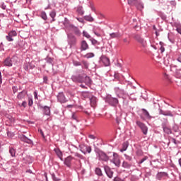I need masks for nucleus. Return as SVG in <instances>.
Returning a JSON list of instances; mask_svg holds the SVG:
<instances>
[{"instance_id": "aec40b11", "label": "nucleus", "mask_w": 181, "mask_h": 181, "mask_svg": "<svg viewBox=\"0 0 181 181\" xmlns=\"http://www.w3.org/2000/svg\"><path fill=\"white\" fill-rule=\"evenodd\" d=\"M142 111L144 115L146 116V118H148V119H151V118H152V117H151V115H149V112L146 110L142 109Z\"/></svg>"}, {"instance_id": "69168bd1", "label": "nucleus", "mask_w": 181, "mask_h": 181, "mask_svg": "<svg viewBox=\"0 0 181 181\" xmlns=\"http://www.w3.org/2000/svg\"><path fill=\"white\" fill-rule=\"evenodd\" d=\"M173 141L174 144H176V139H173Z\"/></svg>"}, {"instance_id": "423d86ee", "label": "nucleus", "mask_w": 181, "mask_h": 181, "mask_svg": "<svg viewBox=\"0 0 181 181\" xmlns=\"http://www.w3.org/2000/svg\"><path fill=\"white\" fill-rule=\"evenodd\" d=\"M104 169L107 176H108L110 179H112V177L114 176V171L112 170L108 165H105Z\"/></svg>"}, {"instance_id": "774afa93", "label": "nucleus", "mask_w": 181, "mask_h": 181, "mask_svg": "<svg viewBox=\"0 0 181 181\" xmlns=\"http://www.w3.org/2000/svg\"><path fill=\"white\" fill-rule=\"evenodd\" d=\"M83 152V153H86V152H84L83 151H81Z\"/></svg>"}, {"instance_id": "37998d69", "label": "nucleus", "mask_w": 181, "mask_h": 181, "mask_svg": "<svg viewBox=\"0 0 181 181\" xmlns=\"http://www.w3.org/2000/svg\"><path fill=\"white\" fill-rule=\"evenodd\" d=\"M136 1L138 0H128V4L129 5H132V4H134V2H136Z\"/></svg>"}, {"instance_id": "f257e3e1", "label": "nucleus", "mask_w": 181, "mask_h": 181, "mask_svg": "<svg viewBox=\"0 0 181 181\" xmlns=\"http://www.w3.org/2000/svg\"><path fill=\"white\" fill-rule=\"evenodd\" d=\"M106 101H107V103H108V104L112 105V107H117V105H118V99H117L115 98H112L110 95H108L106 98Z\"/></svg>"}, {"instance_id": "de8ad7c7", "label": "nucleus", "mask_w": 181, "mask_h": 181, "mask_svg": "<svg viewBox=\"0 0 181 181\" xmlns=\"http://www.w3.org/2000/svg\"><path fill=\"white\" fill-rule=\"evenodd\" d=\"M93 33H95V35L96 36H98V37H101V34L97 33V31H95V30H94Z\"/></svg>"}, {"instance_id": "f03ea898", "label": "nucleus", "mask_w": 181, "mask_h": 181, "mask_svg": "<svg viewBox=\"0 0 181 181\" xmlns=\"http://www.w3.org/2000/svg\"><path fill=\"white\" fill-rule=\"evenodd\" d=\"M136 125H138V127L141 129V131L144 135H146V134H148V127H146V125H145V124L142 123L140 121H137Z\"/></svg>"}, {"instance_id": "4d7b16f0", "label": "nucleus", "mask_w": 181, "mask_h": 181, "mask_svg": "<svg viewBox=\"0 0 181 181\" xmlns=\"http://www.w3.org/2000/svg\"><path fill=\"white\" fill-rule=\"evenodd\" d=\"M47 61L48 62V63H52L53 62V59H52L51 58L47 57Z\"/></svg>"}, {"instance_id": "5fc2aeb1", "label": "nucleus", "mask_w": 181, "mask_h": 181, "mask_svg": "<svg viewBox=\"0 0 181 181\" xmlns=\"http://www.w3.org/2000/svg\"><path fill=\"white\" fill-rule=\"evenodd\" d=\"M126 159H127V160H132V158L130 157L129 156H127L125 155Z\"/></svg>"}, {"instance_id": "5701e85b", "label": "nucleus", "mask_w": 181, "mask_h": 181, "mask_svg": "<svg viewBox=\"0 0 181 181\" xmlns=\"http://www.w3.org/2000/svg\"><path fill=\"white\" fill-rule=\"evenodd\" d=\"M84 81L88 86H90V84H91V78H90V77L88 76H86Z\"/></svg>"}, {"instance_id": "4be33fe9", "label": "nucleus", "mask_w": 181, "mask_h": 181, "mask_svg": "<svg viewBox=\"0 0 181 181\" xmlns=\"http://www.w3.org/2000/svg\"><path fill=\"white\" fill-rule=\"evenodd\" d=\"M95 172L98 176H103V171H101V168H97Z\"/></svg>"}, {"instance_id": "393cba45", "label": "nucleus", "mask_w": 181, "mask_h": 181, "mask_svg": "<svg viewBox=\"0 0 181 181\" xmlns=\"http://www.w3.org/2000/svg\"><path fill=\"white\" fill-rule=\"evenodd\" d=\"M84 57H86V59H91V57H94V53L93 52H89L88 54H86Z\"/></svg>"}, {"instance_id": "b1692460", "label": "nucleus", "mask_w": 181, "mask_h": 181, "mask_svg": "<svg viewBox=\"0 0 181 181\" xmlns=\"http://www.w3.org/2000/svg\"><path fill=\"white\" fill-rule=\"evenodd\" d=\"M160 52H161V53H163V52H165V43H163V42H160Z\"/></svg>"}, {"instance_id": "680f3d73", "label": "nucleus", "mask_w": 181, "mask_h": 181, "mask_svg": "<svg viewBox=\"0 0 181 181\" xmlns=\"http://www.w3.org/2000/svg\"><path fill=\"white\" fill-rule=\"evenodd\" d=\"M177 62H179L180 63H181V56L177 58Z\"/></svg>"}, {"instance_id": "4c0bfd02", "label": "nucleus", "mask_w": 181, "mask_h": 181, "mask_svg": "<svg viewBox=\"0 0 181 181\" xmlns=\"http://www.w3.org/2000/svg\"><path fill=\"white\" fill-rule=\"evenodd\" d=\"M83 64L85 69H88V63H87V62L83 61Z\"/></svg>"}, {"instance_id": "9b49d317", "label": "nucleus", "mask_w": 181, "mask_h": 181, "mask_svg": "<svg viewBox=\"0 0 181 181\" xmlns=\"http://www.w3.org/2000/svg\"><path fill=\"white\" fill-rule=\"evenodd\" d=\"M88 44L86 40H83L81 43V50L83 52L84 50L88 49Z\"/></svg>"}, {"instance_id": "79ce46f5", "label": "nucleus", "mask_w": 181, "mask_h": 181, "mask_svg": "<svg viewBox=\"0 0 181 181\" xmlns=\"http://www.w3.org/2000/svg\"><path fill=\"white\" fill-rule=\"evenodd\" d=\"M114 181H124V180L119 178V177H116L113 179Z\"/></svg>"}, {"instance_id": "cd10ccee", "label": "nucleus", "mask_w": 181, "mask_h": 181, "mask_svg": "<svg viewBox=\"0 0 181 181\" xmlns=\"http://www.w3.org/2000/svg\"><path fill=\"white\" fill-rule=\"evenodd\" d=\"M77 12L79 13V15H83L84 11H83V7H78L77 8Z\"/></svg>"}, {"instance_id": "c9c22d12", "label": "nucleus", "mask_w": 181, "mask_h": 181, "mask_svg": "<svg viewBox=\"0 0 181 181\" xmlns=\"http://www.w3.org/2000/svg\"><path fill=\"white\" fill-rule=\"evenodd\" d=\"M86 152L88 153H91V146H86Z\"/></svg>"}, {"instance_id": "ddd939ff", "label": "nucleus", "mask_w": 181, "mask_h": 181, "mask_svg": "<svg viewBox=\"0 0 181 181\" xmlns=\"http://www.w3.org/2000/svg\"><path fill=\"white\" fill-rule=\"evenodd\" d=\"M99 158L100 160H104L105 162L108 161V160L110 159V158L107 156V154L103 152L99 153Z\"/></svg>"}, {"instance_id": "0eeeda50", "label": "nucleus", "mask_w": 181, "mask_h": 181, "mask_svg": "<svg viewBox=\"0 0 181 181\" xmlns=\"http://www.w3.org/2000/svg\"><path fill=\"white\" fill-rule=\"evenodd\" d=\"M73 159H74V158L71 156L66 157L64 161V165H66L67 168H71V162L73 161Z\"/></svg>"}, {"instance_id": "7c9ffc66", "label": "nucleus", "mask_w": 181, "mask_h": 181, "mask_svg": "<svg viewBox=\"0 0 181 181\" xmlns=\"http://www.w3.org/2000/svg\"><path fill=\"white\" fill-rule=\"evenodd\" d=\"M9 153H10L11 156L13 157L15 156V155H16V151H15V149H13V148H10Z\"/></svg>"}, {"instance_id": "13d9d810", "label": "nucleus", "mask_w": 181, "mask_h": 181, "mask_svg": "<svg viewBox=\"0 0 181 181\" xmlns=\"http://www.w3.org/2000/svg\"><path fill=\"white\" fill-rule=\"evenodd\" d=\"M116 122H117V124H119L121 122V119H119V117H117Z\"/></svg>"}, {"instance_id": "e2e57ef3", "label": "nucleus", "mask_w": 181, "mask_h": 181, "mask_svg": "<svg viewBox=\"0 0 181 181\" xmlns=\"http://www.w3.org/2000/svg\"><path fill=\"white\" fill-rule=\"evenodd\" d=\"M66 107H67V108H72L73 105H68Z\"/></svg>"}, {"instance_id": "412c9836", "label": "nucleus", "mask_w": 181, "mask_h": 181, "mask_svg": "<svg viewBox=\"0 0 181 181\" xmlns=\"http://www.w3.org/2000/svg\"><path fill=\"white\" fill-rule=\"evenodd\" d=\"M160 114H162L163 115L168 116V117H173V115L172 114V112H170V111L165 112L161 110Z\"/></svg>"}, {"instance_id": "9d476101", "label": "nucleus", "mask_w": 181, "mask_h": 181, "mask_svg": "<svg viewBox=\"0 0 181 181\" xmlns=\"http://www.w3.org/2000/svg\"><path fill=\"white\" fill-rule=\"evenodd\" d=\"M4 66H6L7 67H12L13 65V61L11 57H7L4 62Z\"/></svg>"}, {"instance_id": "bf43d9fd", "label": "nucleus", "mask_w": 181, "mask_h": 181, "mask_svg": "<svg viewBox=\"0 0 181 181\" xmlns=\"http://www.w3.org/2000/svg\"><path fill=\"white\" fill-rule=\"evenodd\" d=\"M160 175L162 176H168V173H160Z\"/></svg>"}, {"instance_id": "20e7f679", "label": "nucleus", "mask_w": 181, "mask_h": 181, "mask_svg": "<svg viewBox=\"0 0 181 181\" xmlns=\"http://www.w3.org/2000/svg\"><path fill=\"white\" fill-rule=\"evenodd\" d=\"M134 39L135 40H136V42H138L139 43H140V45H141L142 47H146V42L144 38L141 37V35H136L134 36Z\"/></svg>"}, {"instance_id": "3c124183", "label": "nucleus", "mask_w": 181, "mask_h": 181, "mask_svg": "<svg viewBox=\"0 0 181 181\" xmlns=\"http://www.w3.org/2000/svg\"><path fill=\"white\" fill-rule=\"evenodd\" d=\"M177 32L181 35V27H177L176 29Z\"/></svg>"}, {"instance_id": "603ef678", "label": "nucleus", "mask_w": 181, "mask_h": 181, "mask_svg": "<svg viewBox=\"0 0 181 181\" xmlns=\"http://www.w3.org/2000/svg\"><path fill=\"white\" fill-rule=\"evenodd\" d=\"M34 98H35V100H37V91L34 92Z\"/></svg>"}, {"instance_id": "e433bc0d", "label": "nucleus", "mask_w": 181, "mask_h": 181, "mask_svg": "<svg viewBox=\"0 0 181 181\" xmlns=\"http://www.w3.org/2000/svg\"><path fill=\"white\" fill-rule=\"evenodd\" d=\"M146 159H148V157H147V156H146V157H144V158H142V159L140 160V162H139V163L140 165L142 164V163H144V161L146 160Z\"/></svg>"}, {"instance_id": "39448f33", "label": "nucleus", "mask_w": 181, "mask_h": 181, "mask_svg": "<svg viewBox=\"0 0 181 181\" xmlns=\"http://www.w3.org/2000/svg\"><path fill=\"white\" fill-rule=\"evenodd\" d=\"M18 33L15 30L10 31L8 34V35L6 36V40L8 42H13V38L15 36H17Z\"/></svg>"}, {"instance_id": "338daca9", "label": "nucleus", "mask_w": 181, "mask_h": 181, "mask_svg": "<svg viewBox=\"0 0 181 181\" xmlns=\"http://www.w3.org/2000/svg\"><path fill=\"white\" fill-rule=\"evenodd\" d=\"M25 70H29V69L28 67H25Z\"/></svg>"}, {"instance_id": "dca6fc26", "label": "nucleus", "mask_w": 181, "mask_h": 181, "mask_svg": "<svg viewBox=\"0 0 181 181\" xmlns=\"http://www.w3.org/2000/svg\"><path fill=\"white\" fill-rule=\"evenodd\" d=\"M90 101L91 107H95V104H97V98L94 96H92L90 98Z\"/></svg>"}, {"instance_id": "6e6d98bb", "label": "nucleus", "mask_w": 181, "mask_h": 181, "mask_svg": "<svg viewBox=\"0 0 181 181\" xmlns=\"http://www.w3.org/2000/svg\"><path fill=\"white\" fill-rule=\"evenodd\" d=\"M123 42H124V43H127L128 45H129V41L128 39H127V38L123 39Z\"/></svg>"}, {"instance_id": "2f4dec72", "label": "nucleus", "mask_w": 181, "mask_h": 181, "mask_svg": "<svg viewBox=\"0 0 181 181\" xmlns=\"http://www.w3.org/2000/svg\"><path fill=\"white\" fill-rule=\"evenodd\" d=\"M83 35L85 37H87V39H90V37H91V36L87 32H86V31L83 32Z\"/></svg>"}, {"instance_id": "a19ab883", "label": "nucleus", "mask_w": 181, "mask_h": 181, "mask_svg": "<svg viewBox=\"0 0 181 181\" xmlns=\"http://www.w3.org/2000/svg\"><path fill=\"white\" fill-rule=\"evenodd\" d=\"M13 94L18 93V87H16V86L13 87Z\"/></svg>"}, {"instance_id": "6ab92c4d", "label": "nucleus", "mask_w": 181, "mask_h": 181, "mask_svg": "<svg viewBox=\"0 0 181 181\" xmlns=\"http://www.w3.org/2000/svg\"><path fill=\"white\" fill-rule=\"evenodd\" d=\"M21 141H23V142H25L26 144H32V140L28 139V138H27L26 136H23L21 137Z\"/></svg>"}, {"instance_id": "ea45409f", "label": "nucleus", "mask_w": 181, "mask_h": 181, "mask_svg": "<svg viewBox=\"0 0 181 181\" xmlns=\"http://www.w3.org/2000/svg\"><path fill=\"white\" fill-rule=\"evenodd\" d=\"M91 43H92V45H97V43H98V41H97V40H95V39H92Z\"/></svg>"}, {"instance_id": "c756f323", "label": "nucleus", "mask_w": 181, "mask_h": 181, "mask_svg": "<svg viewBox=\"0 0 181 181\" xmlns=\"http://www.w3.org/2000/svg\"><path fill=\"white\" fill-rule=\"evenodd\" d=\"M28 105L32 107L33 105V99L32 98H28Z\"/></svg>"}, {"instance_id": "6e6552de", "label": "nucleus", "mask_w": 181, "mask_h": 181, "mask_svg": "<svg viewBox=\"0 0 181 181\" xmlns=\"http://www.w3.org/2000/svg\"><path fill=\"white\" fill-rule=\"evenodd\" d=\"M58 101L62 103H67V99H66V96H64V94L63 93H59L57 96Z\"/></svg>"}, {"instance_id": "c85d7f7f", "label": "nucleus", "mask_w": 181, "mask_h": 181, "mask_svg": "<svg viewBox=\"0 0 181 181\" xmlns=\"http://www.w3.org/2000/svg\"><path fill=\"white\" fill-rule=\"evenodd\" d=\"M122 166H123V168H130L131 165L129 163H128V162L124 161L122 163Z\"/></svg>"}, {"instance_id": "864d4df0", "label": "nucleus", "mask_w": 181, "mask_h": 181, "mask_svg": "<svg viewBox=\"0 0 181 181\" xmlns=\"http://www.w3.org/2000/svg\"><path fill=\"white\" fill-rule=\"evenodd\" d=\"M27 104H28V103H26V101H23L21 105H22V107H24V108H25V107H26Z\"/></svg>"}, {"instance_id": "f704fd0d", "label": "nucleus", "mask_w": 181, "mask_h": 181, "mask_svg": "<svg viewBox=\"0 0 181 181\" xmlns=\"http://www.w3.org/2000/svg\"><path fill=\"white\" fill-rule=\"evenodd\" d=\"M46 112H47L46 115L50 116V107L47 106L46 107Z\"/></svg>"}, {"instance_id": "7ed1b4c3", "label": "nucleus", "mask_w": 181, "mask_h": 181, "mask_svg": "<svg viewBox=\"0 0 181 181\" xmlns=\"http://www.w3.org/2000/svg\"><path fill=\"white\" fill-rule=\"evenodd\" d=\"M111 162L115 165V166H119L121 165V160H119V156L117 153H113V159L111 160Z\"/></svg>"}, {"instance_id": "bb28decb", "label": "nucleus", "mask_w": 181, "mask_h": 181, "mask_svg": "<svg viewBox=\"0 0 181 181\" xmlns=\"http://www.w3.org/2000/svg\"><path fill=\"white\" fill-rule=\"evenodd\" d=\"M86 21H88V22H93L94 21V18H93V17L90 16H87L85 17Z\"/></svg>"}, {"instance_id": "72a5a7b5", "label": "nucleus", "mask_w": 181, "mask_h": 181, "mask_svg": "<svg viewBox=\"0 0 181 181\" xmlns=\"http://www.w3.org/2000/svg\"><path fill=\"white\" fill-rule=\"evenodd\" d=\"M75 156H76L77 158H79V159H84V156H81V154L78 153H76Z\"/></svg>"}, {"instance_id": "a878e982", "label": "nucleus", "mask_w": 181, "mask_h": 181, "mask_svg": "<svg viewBox=\"0 0 181 181\" xmlns=\"http://www.w3.org/2000/svg\"><path fill=\"white\" fill-rule=\"evenodd\" d=\"M49 16H51V18H52V22H54V17L56 16V11H52L49 13Z\"/></svg>"}, {"instance_id": "09e8293b", "label": "nucleus", "mask_w": 181, "mask_h": 181, "mask_svg": "<svg viewBox=\"0 0 181 181\" xmlns=\"http://www.w3.org/2000/svg\"><path fill=\"white\" fill-rule=\"evenodd\" d=\"M72 80H73V81H78V79L77 78V76H72Z\"/></svg>"}, {"instance_id": "052dcab7", "label": "nucleus", "mask_w": 181, "mask_h": 181, "mask_svg": "<svg viewBox=\"0 0 181 181\" xmlns=\"http://www.w3.org/2000/svg\"><path fill=\"white\" fill-rule=\"evenodd\" d=\"M2 83V75L1 74V72H0V83Z\"/></svg>"}, {"instance_id": "f3484780", "label": "nucleus", "mask_w": 181, "mask_h": 181, "mask_svg": "<svg viewBox=\"0 0 181 181\" xmlns=\"http://www.w3.org/2000/svg\"><path fill=\"white\" fill-rule=\"evenodd\" d=\"M129 145V144H128V141H125L124 143H123L122 148V149H120V152H125V151H127V149H128Z\"/></svg>"}, {"instance_id": "1a4fd4ad", "label": "nucleus", "mask_w": 181, "mask_h": 181, "mask_svg": "<svg viewBox=\"0 0 181 181\" xmlns=\"http://www.w3.org/2000/svg\"><path fill=\"white\" fill-rule=\"evenodd\" d=\"M100 60L103 63L104 66H105L106 67L110 66V58L105 56H102L100 57Z\"/></svg>"}, {"instance_id": "4468645a", "label": "nucleus", "mask_w": 181, "mask_h": 181, "mask_svg": "<svg viewBox=\"0 0 181 181\" xmlns=\"http://www.w3.org/2000/svg\"><path fill=\"white\" fill-rule=\"evenodd\" d=\"M163 129L165 134H172V130L169 127H168V124L167 123H163Z\"/></svg>"}, {"instance_id": "2eb2a0df", "label": "nucleus", "mask_w": 181, "mask_h": 181, "mask_svg": "<svg viewBox=\"0 0 181 181\" xmlns=\"http://www.w3.org/2000/svg\"><path fill=\"white\" fill-rule=\"evenodd\" d=\"M55 153L56 155L58 156V158H59V159H61L62 160H63V153H62V151H60V149L59 148H55L54 149Z\"/></svg>"}, {"instance_id": "8fccbe9b", "label": "nucleus", "mask_w": 181, "mask_h": 181, "mask_svg": "<svg viewBox=\"0 0 181 181\" xmlns=\"http://www.w3.org/2000/svg\"><path fill=\"white\" fill-rule=\"evenodd\" d=\"M88 138H90V139H95V136L93 135V134H90L88 136Z\"/></svg>"}, {"instance_id": "a18cd8bd", "label": "nucleus", "mask_w": 181, "mask_h": 181, "mask_svg": "<svg viewBox=\"0 0 181 181\" xmlns=\"http://www.w3.org/2000/svg\"><path fill=\"white\" fill-rule=\"evenodd\" d=\"M72 118L75 119V121H77V115L76 113H73Z\"/></svg>"}, {"instance_id": "c03bdc74", "label": "nucleus", "mask_w": 181, "mask_h": 181, "mask_svg": "<svg viewBox=\"0 0 181 181\" xmlns=\"http://www.w3.org/2000/svg\"><path fill=\"white\" fill-rule=\"evenodd\" d=\"M74 64L75 66H81V62H77V61L74 62Z\"/></svg>"}, {"instance_id": "58836bf2", "label": "nucleus", "mask_w": 181, "mask_h": 181, "mask_svg": "<svg viewBox=\"0 0 181 181\" xmlns=\"http://www.w3.org/2000/svg\"><path fill=\"white\" fill-rule=\"evenodd\" d=\"M38 131H39L40 135L42 136V138L45 139V134L43 133V130H42V129H39Z\"/></svg>"}, {"instance_id": "0e129e2a", "label": "nucleus", "mask_w": 181, "mask_h": 181, "mask_svg": "<svg viewBox=\"0 0 181 181\" xmlns=\"http://www.w3.org/2000/svg\"><path fill=\"white\" fill-rule=\"evenodd\" d=\"M81 87L82 88H86V86H85L84 85H83V84L81 85Z\"/></svg>"}, {"instance_id": "f8f14e48", "label": "nucleus", "mask_w": 181, "mask_h": 181, "mask_svg": "<svg viewBox=\"0 0 181 181\" xmlns=\"http://www.w3.org/2000/svg\"><path fill=\"white\" fill-rule=\"evenodd\" d=\"M27 94H28V92L26 90H23L20 92L17 95L18 100H23V98L26 97Z\"/></svg>"}, {"instance_id": "a211bd4d", "label": "nucleus", "mask_w": 181, "mask_h": 181, "mask_svg": "<svg viewBox=\"0 0 181 181\" xmlns=\"http://www.w3.org/2000/svg\"><path fill=\"white\" fill-rule=\"evenodd\" d=\"M121 35H119V33H112L110 34V37L109 39H115V37H120Z\"/></svg>"}, {"instance_id": "473e14b6", "label": "nucleus", "mask_w": 181, "mask_h": 181, "mask_svg": "<svg viewBox=\"0 0 181 181\" xmlns=\"http://www.w3.org/2000/svg\"><path fill=\"white\" fill-rule=\"evenodd\" d=\"M82 95L83 97H90L91 95V93H88V92H83Z\"/></svg>"}, {"instance_id": "49530a36", "label": "nucleus", "mask_w": 181, "mask_h": 181, "mask_svg": "<svg viewBox=\"0 0 181 181\" xmlns=\"http://www.w3.org/2000/svg\"><path fill=\"white\" fill-rule=\"evenodd\" d=\"M41 18L44 19V21H46V14L45 13H42L41 14Z\"/></svg>"}]
</instances>
